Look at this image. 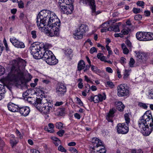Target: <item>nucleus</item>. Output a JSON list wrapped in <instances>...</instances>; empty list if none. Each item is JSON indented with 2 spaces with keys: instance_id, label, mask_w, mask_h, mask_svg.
<instances>
[{
  "instance_id": "nucleus-1",
  "label": "nucleus",
  "mask_w": 153,
  "mask_h": 153,
  "mask_svg": "<svg viewBox=\"0 0 153 153\" xmlns=\"http://www.w3.org/2000/svg\"><path fill=\"white\" fill-rule=\"evenodd\" d=\"M36 23L39 29L46 26V33L51 37L57 36L59 34V28L61 22L55 13L48 10L40 12L36 17Z\"/></svg>"
},
{
  "instance_id": "nucleus-2",
  "label": "nucleus",
  "mask_w": 153,
  "mask_h": 153,
  "mask_svg": "<svg viewBox=\"0 0 153 153\" xmlns=\"http://www.w3.org/2000/svg\"><path fill=\"white\" fill-rule=\"evenodd\" d=\"M26 63L25 60L20 58L12 60L11 63L10 71L7 76L8 80L14 82L23 80L24 73L21 70L24 68Z\"/></svg>"
},
{
  "instance_id": "nucleus-3",
  "label": "nucleus",
  "mask_w": 153,
  "mask_h": 153,
  "mask_svg": "<svg viewBox=\"0 0 153 153\" xmlns=\"http://www.w3.org/2000/svg\"><path fill=\"white\" fill-rule=\"evenodd\" d=\"M141 132L145 136L149 135L153 130V118L151 111H147L138 121Z\"/></svg>"
},
{
  "instance_id": "nucleus-4",
  "label": "nucleus",
  "mask_w": 153,
  "mask_h": 153,
  "mask_svg": "<svg viewBox=\"0 0 153 153\" xmlns=\"http://www.w3.org/2000/svg\"><path fill=\"white\" fill-rule=\"evenodd\" d=\"M74 0H59V6L61 11L67 14L72 13L74 10L73 3Z\"/></svg>"
},
{
  "instance_id": "nucleus-5",
  "label": "nucleus",
  "mask_w": 153,
  "mask_h": 153,
  "mask_svg": "<svg viewBox=\"0 0 153 153\" xmlns=\"http://www.w3.org/2000/svg\"><path fill=\"white\" fill-rule=\"evenodd\" d=\"M36 102L37 104L36 105V108L39 111L43 112L45 114L49 113L53 109V105L51 100L47 99L45 103H42L41 99H37Z\"/></svg>"
},
{
  "instance_id": "nucleus-6",
  "label": "nucleus",
  "mask_w": 153,
  "mask_h": 153,
  "mask_svg": "<svg viewBox=\"0 0 153 153\" xmlns=\"http://www.w3.org/2000/svg\"><path fill=\"white\" fill-rule=\"evenodd\" d=\"M45 45L43 44L40 45L36 44V43L32 44L30 48V53L34 58L36 59H41V53L45 50Z\"/></svg>"
},
{
  "instance_id": "nucleus-7",
  "label": "nucleus",
  "mask_w": 153,
  "mask_h": 153,
  "mask_svg": "<svg viewBox=\"0 0 153 153\" xmlns=\"http://www.w3.org/2000/svg\"><path fill=\"white\" fill-rule=\"evenodd\" d=\"M88 26L86 25L81 24L78 28L75 30L74 33V38L76 39H81L83 35L88 31Z\"/></svg>"
},
{
  "instance_id": "nucleus-8",
  "label": "nucleus",
  "mask_w": 153,
  "mask_h": 153,
  "mask_svg": "<svg viewBox=\"0 0 153 153\" xmlns=\"http://www.w3.org/2000/svg\"><path fill=\"white\" fill-rule=\"evenodd\" d=\"M79 1L80 3H82L84 5L90 6L91 10L92 15H97L100 13L99 11H96V5L94 0H79Z\"/></svg>"
},
{
  "instance_id": "nucleus-9",
  "label": "nucleus",
  "mask_w": 153,
  "mask_h": 153,
  "mask_svg": "<svg viewBox=\"0 0 153 153\" xmlns=\"http://www.w3.org/2000/svg\"><path fill=\"white\" fill-rule=\"evenodd\" d=\"M117 95L119 97H123L128 95L129 90L127 85L125 84H121L117 86Z\"/></svg>"
},
{
  "instance_id": "nucleus-10",
  "label": "nucleus",
  "mask_w": 153,
  "mask_h": 153,
  "mask_svg": "<svg viewBox=\"0 0 153 153\" xmlns=\"http://www.w3.org/2000/svg\"><path fill=\"white\" fill-rule=\"evenodd\" d=\"M117 132L119 134H126L128 131V127L125 123H119L117 127Z\"/></svg>"
},
{
  "instance_id": "nucleus-11",
  "label": "nucleus",
  "mask_w": 153,
  "mask_h": 153,
  "mask_svg": "<svg viewBox=\"0 0 153 153\" xmlns=\"http://www.w3.org/2000/svg\"><path fill=\"white\" fill-rule=\"evenodd\" d=\"M66 91V86L63 84H58L56 87V93L59 96L64 95Z\"/></svg>"
},
{
  "instance_id": "nucleus-12",
  "label": "nucleus",
  "mask_w": 153,
  "mask_h": 153,
  "mask_svg": "<svg viewBox=\"0 0 153 153\" xmlns=\"http://www.w3.org/2000/svg\"><path fill=\"white\" fill-rule=\"evenodd\" d=\"M10 41L15 47L18 48H24L25 47L24 43L16 39L14 37L10 38Z\"/></svg>"
},
{
  "instance_id": "nucleus-13",
  "label": "nucleus",
  "mask_w": 153,
  "mask_h": 153,
  "mask_svg": "<svg viewBox=\"0 0 153 153\" xmlns=\"http://www.w3.org/2000/svg\"><path fill=\"white\" fill-rule=\"evenodd\" d=\"M45 50L42 53L40 54L41 55V59L45 60L49 56H51L53 55L52 52L48 50V49L46 48L45 45L44 47Z\"/></svg>"
},
{
  "instance_id": "nucleus-14",
  "label": "nucleus",
  "mask_w": 153,
  "mask_h": 153,
  "mask_svg": "<svg viewBox=\"0 0 153 153\" xmlns=\"http://www.w3.org/2000/svg\"><path fill=\"white\" fill-rule=\"evenodd\" d=\"M19 110L21 114L24 117L28 115L30 111L29 108L27 106L19 107Z\"/></svg>"
},
{
  "instance_id": "nucleus-15",
  "label": "nucleus",
  "mask_w": 153,
  "mask_h": 153,
  "mask_svg": "<svg viewBox=\"0 0 153 153\" xmlns=\"http://www.w3.org/2000/svg\"><path fill=\"white\" fill-rule=\"evenodd\" d=\"M135 56L139 59L143 61L146 60L147 57V55L145 53L140 51H135Z\"/></svg>"
},
{
  "instance_id": "nucleus-16",
  "label": "nucleus",
  "mask_w": 153,
  "mask_h": 153,
  "mask_svg": "<svg viewBox=\"0 0 153 153\" xmlns=\"http://www.w3.org/2000/svg\"><path fill=\"white\" fill-rule=\"evenodd\" d=\"M106 98V97L105 93H103L102 95L99 94L98 95H95L94 96V102L95 103H96L105 100Z\"/></svg>"
},
{
  "instance_id": "nucleus-17",
  "label": "nucleus",
  "mask_w": 153,
  "mask_h": 153,
  "mask_svg": "<svg viewBox=\"0 0 153 153\" xmlns=\"http://www.w3.org/2000/svg\"><path fill=\"white\" fill-rule=\"evenodd\" d=\"M91 141L93 146V147H92L93 150H95V148H98L101 146L102 144V143L100 141V140L97 138H93Z\"/></svg>"
},
{
  "instance_id": "nucleus-18",
  "label": "nucleus",
  "mask_w": 153,
  "mask_h": 153,
  "mask_svg": "<svg viewBox=\"0 0 153 153\" xmlns=\"http://www.w3.org/2000/svg\"><path fill=\"white\" fill-rule=\"evenodd\" d=\"M142 41H146L153 40V33L143 32Z\"/></svg>"
},
{
  "instance_id": "nucleus-19",
  "label": "nucleus",
  "mask_w": 153,
  "mask_h": 153,
  "mask_svg": "<svg viewBox=\"0 0 153 153\" xmlns=\"http://www.w3.org/2000/svg\"><path fill=\"white\" fill-rule=\"evenodd\" d=\"M7 108L10 111L12 112H16L19 111V107L13 103L9 102L7 104Z\"/></svg>"
},
{
  "instance_id": "nucleus-20",
  "label": "nucleus",
  "mask_w": 153,
  "mask_h": 153,
  "mask_svg": "<svg viewBox=\"0 0 153 153\" xmlns=\"http://www.w3.org/2000/svg\"><path fill=\"white\" fill-rule=\"evenodd\" d=\"M115 112V109L113 108L110 110L109 112L107 113L106 118L109 122H113L112 118L114 117Z\"/></svg>"
},
{
  "instance_id": "nucleus-21",
  "label": "nucleus",
  "mask_w": 153,
  "mask_h": 153,
  "mask_svg": "<svg viewBox=\"0 0 153 153\" xmlns=\"http://www.w3.org/2000/svg\"><path fill=\"white\" fill-rule=\"evenodd\" d=\"M45 61L47 63L50 65H54L58 63V60L53 55L52 56V57L51 59H48V60H47Z\"/></svg>"
},
{
  "instance_id": "nucleus-22",
  "label": "nucleus",
  "mask_w": 153,
  "mask_h": 153,
  "mask_svg": "<svg viewBox=\"0 0 153 153\" xmlns=\"http://www.w3.org/2000/svg\"><path fill=\"white\" fill-rule=\"evenodd\" d=\"M119 25L118 24H116V25L110 26L108 28V30L110 31H114L115 32H119L120 31L119 27Z\"/></svg>"
},
{
  "instance_id": "nucleus-23",
  "label": "nucleus",
  "mask_w": 153,
  "mask_h": 153,
  "mask_svg": "<svg viewBox=\"0 0 153 153\" xmlns=\"http://www.w3.org/2000/svg\"><path fill=\"white\" fill-rule=\"evenodd\" d=\"M85 66V62L83 60H80L79 62L77 65V70L80 71L84 69Z\"/></svg>"
},
{
  "instance_id": "nucleus-24",
  "label": "nucleus",
  "mask_w": 153,
  "mask_h": 153,
  "mask_svg": "<svg viewBox=\"0 0 153 153\" xmlns=\"http://www.w3.org/2000/svg\"><path fill=\"white\" fill-rule=\"evenodd\" d=\"M115 103L117 105V109L119 111H123L125 106L121 102H117Z\"/></svg>"
},
{
  "instance_id": "nucleus-25",
  "label": "nucleus",
  "mask_w": 153,
  "mask_h": 153,
  "mask_svg": "<svg viewBox=\"0 0 153 153\" xmlns=\"http://www.w3.org/2000/svg\"><path fill=\"white\" fill-rule=\"evenodd\" d=\"M38 99L39 98H37L36 100H37V99ZM25 100L27 101L30 104H34L35 106L37 104L36 100L35 101V99L33 97H27Z\"/></svg>"
},
{
  "instance_id": "nucleus-26",
  "label": "nucleus",
  "mask_w": 153,
  "mask_h": 153,
  "mask_svg": "<svg viewBox=\"0 0 153 153\" xmlns=\"http://www.w3.org/2000/svg\"><path fill=\"white\" fill-rule=\"evenodd\" d=\"M143 32H137L136 34V38L137 40L140 41H142L143 38Z\"/></svg>"
},
{
  "instance_id": "nucleus-27",
  "label": "nucleus",
  "mask_w": 153,
  "mask_h": 153,
  "mask_svg": "<svg viewBox=\"0 0 153 153\" xmlns=\"http://www.w3.org/2000/svg\"><path fill=\"white\" fill-rule=\"evenodd\" d=\"M19 142L18 140L15 139H11L10 140V143L12 148L15 146Z\"/></svg>"
},
{
  "instance_id": "nucleus-28",
  "label": "nucleus",
  "mask_w": 153,
  "mask_h": 153,
  "mask_svg": "<svg viewBox=\"0 0 153 153\" xmlns=\"http://www.w3.org/2000/svg\"><path fill=\"white\" fill-rule=\"evenodd\" d=\"M48 126L49 127V129H48V128L47 131L51 133H52L54 131L53 128L54 127L53 124L52 123H49L48 125Z\"/></svg>"
},
{
  "instance_id": "nucleus-29",
  "label": "nucleus",
  "mask_w": 153,
  "mask_h": 153,
  "mask_svg": "<svg viewBox=\"0 0 153 153\" xmlns=\"http://www.w3.org/2000/svg\"><path fill=\"white\" fill-rule=\"evenodd\" d=\"M122 48L123 50V53L125 54H127L129 53V50L126 48L124 44H122L121 45Z\"/></svg>"
},
{
  "instance_id": "nucleus-30",
  "label": "nucleus",
  "mask_w": 153,
  "mask_h": 153,
  "mask_svg": "<svg viewBox=\"0 0 153 153\" xmlns=\"http://www.w3.org/2000/svg\"><path fill=\"white\" fill-rule=\"evenodd\" d=\"M102 54L101 53H98L97 55V57L98 59H100V60L105 62V61L106 60H105V57L104 56H102Z\"/></svg>"
},
{
  "instance_id": "nucleus-31",
  "label": "nucleus",
  "mask_w": 153,
  "mask_h": 153,
  "mask_svg": "<svg viewBox=\"0 0 153 153\" xmlns=\"http://www.w3.org/2000/svg\"><path fill=\"white\" fill-rule=\"evenodd\" d=\"M73 52L72 50L71 49H68L65 51V54L67 56H70Z\"/></svg>"
},
{
  "instance_id": "nucleus-32",
  "label": "nucleus",
  "mask_w": 153,
  "mask_h": 153,
  "mask_svg": "<svg viewBox=\"0 0 153 153\" xmlns=\"http://www.w3.org/2000/svg\"><path fill=\"white\" fill-rule=\"evenodd\" d=\"M90 66L91 67V70L93 72L95 73H97L99 72V70L97 67L91 65H90Z\"/></svg>"
},
{
  "instance_id": "nucleus-33",
  "label": "nucleus",
  "mask_w": 153,
  "mask_h": 153,
  "mask_svg": "<svg viewBox=\"0 0 153 153\" xmlns=\"http://www.w3.org/2000/svg\"><path fill=\"white\" fill-rule=\"evenodd\" d=\"M125 120L127 125L130 122V119L129 117V114L128 113H126L124 115Z\"/></svg>"
},
{
  "instance_id": "nucleus-34",
  "label": "nucleus",
  "mask_w": 153,
  "mask_h": 153,
  "mask_svg": "<svg viewBox=\"0 0 153 153\" xmlns=\"http://www.w3.org/2000/svg\"><path fill=\"white\" fill-rule=\"evenodd\" d=\"M56 128L59 129H61L63 128V124L61 122L56 123Z\"/></svg>"
},
{
  "instance_id": "nucleus-35",
  "label": "nucleus",
  "mask_w": 153,
  "mask_h": 153,
  "mask_svg": "<svg viewBox=\"0 0 153 153\" xmlns=\"http://www.w3.org/2000/svg\"><path fill=\"white\" fill-rule=\"evenodd\" d=\"M5 72V69L1 65H0V76L3 75Z\"/></svg>"
},
{
  "instance_id": "nucleus-36",
  "label": "nucleus",
  "mask_w": 153,
  "mask_h": 153,
  "mask_svg": "<svg viewBox=\"0 0 153 153\" xmlns=\"http://www.w3.org/2000/svg\"><path fill=\"white\" fill-rule=\"evenodd\" d=\"M58 150L62 152H66V150L62 146L59 145L58 147Z\"/></svg>"
},
{
  "instance_id": "nucleus-37",
  "label": "nucleus",
  "mask_w": 153,
  "mask_h": 153,
  "mask_svg": "<svg viewBox=\"0 0 153 153\" xmlns=\"http://www.w3.org/2000/svg\"><path fill=\"white\" fill-rule=\"evenodd\" d=\"M148 94L149 97L153 99V88L149 90Z\"/></svg>"
},
{
  "instance_id": "nucleus-38",
  "label": "nucleus",
  "mask_w": 153,
  "mask_h": 153,
  "mask_svg": "<svg viewBox=\"0 0 153 153\" xmlns=\"http://www.w3.org/2000/svg\"><path fill=\"white\" fill-rule=\"evenodd\" d=\"M18 6L20 8H23L24 7V4L23 2L22 1H18Z\"/></svg>"
},
{
  "instance_id": "nucleus-39",
  "label": "nucleus",
  "mask_w": 153,
  "mask_h": 153,
  "mask_svg": "<svg viewBox=\"0 0 153 153\" xmlns=\"http://www.w3.org/2000/svg\"><path fill=\"white\" fill-rule=\"evenodd\" d=\"M69 151L72 153H77L78 152L76 149L74 147H70L69 148Z\"/></svg>"
},
{
  "instance_id": "nucleus-40",
  "label": "nucleus",
  "mask_w": 153,
  "mask_h": 153,
  "mask_svg": "<svg viewBox=\"0 0 153 153\" xmlns=\"http://www.w3.org/2000/svg\"><path fill=\"white\" fill-rule=\"evenodd\" d=\"M121 33L122 34L123 36V35H126L128 34L129 33V31L128 30L126 29H124L121 30Z\"/></svg>"
},
{
  "instance_id": "nucleus-41",
  "label": "nucleus",
  "mask_w": 153,
  "mask_h": 153,
  "mask_svg": "<svg viewBox=\"0 0 153 153\" xmlns=\"http://www.w3.org/2000/svg\"><path fill=\"white\" fill-rule=\"evenodd\" d=\"M31 34L32 37L33 39H36L37 37L36 32L35 30H32L31 31Z\"/></svg>"
},
{
  "instance_id": "nucleus-42",
  "label": "nucleus",
  "mask_w": 153,
  "mask_h": 153,
  "mask_svg": "<svg viewBox=\"0 0 153 153\" xmlns=\"http://www.w3.org/2000/svg\"><path fill=\"white\" fill-rule=\"evenodd\" d=\"M65 133V131L64 130H61L58 131L56 134L60 137H62L64 133Z\"/></svg>"
},
{
  "instance_id": "nucleus-43",
  "label": "nucleus",
  "mask_w": 153,
  "mask_h": 153,
  "mask_svg": "<svg viewBox=\"0 0 153 153\" xmlns=\"http://www.w3.org/2000/svg\"><path fill=\"white\" fill-rule=\"evenodd\" d=\"M134 19L136 20L139 21L141 20L142 19V17L141 15L138 14L136 15L135 16Z\"/></svg>"
},
{
  "instance_id": "nucleus-44",
  "label": "nucleus",
  "mask_w": 153,
  "mask_h": 153,
  "mask_svg": "<svg viewBox=\"0 0 153 153\" xmlns=\"http://www.w3.org/2000/svg\"><path fill=\"white\" fill-rule=\"evenodd\" d=\"M32 77V76L29 74H28L26 76V79L25 80L26 82H28L31 80Z\"/></svg>"
},
{
  "instance_id": "nucleus-45",
  "label": "nucleus",
  "mask_w": 153,
  "mask_h": 153,
  "mask_svg": "<svg viewBox=\"0 0 153 153\" xmlns=\"http://www.w3.org/2000/svg\"><path fill=\"white\" fill-rule=\"evenodd\" d=\"M129 76V74H128V71L126 70L124 74L123 78L125 79H126Z\"/></svg>"
},
{
  "instance_id": "nucleus-46",
  "label": "nucleus",
  "mask_w": 153,
  "mask_h": 153,
  "mask_svg": "<svg viewBox=\"0 0 153 153\" xmlns=\"http://www.w3.org/2000/svg\"><path fill=\"white\" fill-rule=\"evenodd\" d=\"M107 84L110 88H114V85L113 82L110 81H108L106 82Z\"/></svg>"
},
{
  "instance_id": "nucleus-47",
  "label": "nucleus",
  "mask_w": 153,
  "mask_h": 153,
  "mask_svg": "<svg viewBox=\"0 0 153 153\" xmlns=\"http://www.w3.org/2000/svg\"><path fill=\"white\" fill-rule=\"evenodd\" d=\"M133 11L134 13L137 14L140 12V8L134 7L133 9Z\"/></svg>"
},
{
  "instance_id": "nucleus-48",
  "label": "nucleus",
  "mask_w": 153,
  "mask_h": 153,
  "mask_svg": "<svg viewBox=\"0 0 153 153\" xmlns=\"http://www.w3.org/2000/svg\"><path fill=\"white\" fill-rule=\"evenodd\" d=\"M28 95L29 94L27 92H24L22 94L23 99L24 100H25L27 97H29L28 96Z\"/></svg>"
},
{
  "instance_id": "nucleus-49",
  "label": "nucleus",
  "mask_w": 153,
  "mask_h": 153,
  "mask_svg": "<svg viewBox=\"0 0 153 153\" xmlns=\"http://www.w3.org/2000/svg\"><path fill=\"white\" fill-rule=\"evenodd\" d=\"M135 61L134 59L132 58H131L129 61V65L130 67H133Z\"/></svg>"
},
{
  "instance_id": "nucleus-50",
  "label": "nucleus",
  "mask_w": 153,
  "mask_h": 153,
  "mask_svg": "<svg viewBox=\"0 0 153 153\" xmlns=\"http://www.w3.org/2000/svg\"><path fill=\"white\" fill-rule=\"evenodd\" d=\"M16 133L17 135L20 139H22L23 138V136L21 135V133L18 129H16Z\"/></svg>"
},
{
  "instance_id": "nucleus-51",
  "label": "nucleus",
  "mask_w": 153,
  "mask_h": 153,
  "mask_svg": "<svg viewBox=\"0 0 153 153\" xmlns=\"http://www.w3.org/2000/svg\"><path fill=\"white\" fill-rule=\"evenodd\" d=\"M98 153H106V151L105 149V148L103 147V148L100 149L99 151H97Z\"/></svg>"
},
{
  "instance_id": "nucleus-52",
  "label": "nucleus",
  "mask_w": 153,
  "mask_h": 153,
  "mask_svg": "<svg viewBox=\"0 0 153 153\" xmlns=\"http://www.w3.org/2000/svg\"><path fill=\"white\" fill-rule=\"evenodd\" d=\"M97 51L96 48L94 47H93L91 48L90 50V53L92 54L94 52H97Z\"/></svg>"
},
{
  "instance_id": "nucleus-53",
  "label": "nucleus",
  "mask_w": 153,
  "mask_h": 153,
  "mask_svg": "<svg viewBox=\"0 0 153 153\" xmlns=\"http://www.w3.org/2000/svg\"><path fill=\"white\" fill-rule=\"evenodd\" d=\"M139 105L140 107H142L145 109H146L147 108V106L145 104L142 102H140L139 103Z\"/></svg>"
},
{
  "instance_id": "nucleus-54",
  "label": "nucleus",
  "mask_w": 153,
  "mask_h": 153,
  "mask_svg": "<svg viewBox=\"0 0 153 153\" xmlns=\"http://www.w3.org/2000/svg\"><path fill=\"white\" fill-rule=\"evenodd\" d=\"M137 4L139 6H143L144 5V3L143 1H138L137 3Z\"/></svg>"
},
{
  "instance_id": "nucleus-55",
  "label": "nucleus",
  "mask_w": 153,
  "mask_h": 153,
  "mask_svg": "<svg viewBox=\"0 0 153 153\" xmlns=\"http://www.w3.org/2000/svg\"><path fill=\"white\" fill-rule=\"evenodd\" d=\"M5 145V143L4 142L3 140H1L0 141V147L1 149L2 150V148Z\"/></svg>"
},
{
  "instance_id": "nucleus-56",
  "label": "nucleus",
  "mask_w": 153,
  "mask_h": 153,
  "mask_svg": "<svg viewBox=\"0 0 153 153\" xmlns=\"http://www.w3.org/2000/svg\"><path fill=\"white\" fill-rule=\"evenodd\" d=\"M114 36L115 37H120L122 38L123 37V36L122 35V34L121 32L118 33H115L114 34Z\"/></svg>"
},
{
  "instance_id": "nucleus-57",
  "label": "nucleus",
  "mask_w": 153,
  "mask_h": 153,
  "mask_svg": "<svg viewBox=\"0 0 153 153\" xmlns=\"http://www.w3.org/2000/svg\"><path fill=\"white\" fill-rule=\"evenodd\" d=\"M126 44L127 45V46L128 47H131V43L129 40H127L126 41Z\"/></svg>"
},
{
  "instance_id": "nucleus-58",
  "label": "nucleus",
  "mask_w": 153,
  "mask_h": 153,
  "mask_svg": "<svg viewBox=\"0 0 153 153\" xmlns=\"http://www.w3.org/2000/svg\"><path fill=\"white\" fill-rule=\"evenodd\" d=\"M76 98L77 99V101L78 102V104L80 105H82L83 104L81 100L77 97Z\"/></svg>"
},
{
  "instance_id": "nucleus-59",
  "label": "nucleus",
  "mask_w": 153,
  "mask_h": 153,
  "mask_svg": "<svg viewBox=\"0 0 153 153\" xmlns=\"http://www.w3.org/2000/svg\"><path fill=\"white\" fill-rule=\"evenodd\" d=\"M106 71L109 73H113V71L112 69L109 67H107L106 68Z\"/></svg>"
},
{
  "instance_id": "nucleus-60",
  "label": "nucleus",
  "mask_w": 153,
  "mask_h": 153,
  "mask_svg": "<svg viewBox=\"0 0 153 153\" xmlns=\"http://www.w3.org/2000/svg\"><path fill=\"white\" fill-rule=\"evenodd\" d=\"M144 15L146 16H148L150 15V12L148 10H146L144 11Z\"/></svg>"
},
{
  "instance_id": "nucleus-61",
  "label": "nucleus",
  "mask_w": 153,
  "mask_h": 153,
  "mask_svg": "<svg viewBox=\"0 0 153 153\" xmlns=\"http://www.w3.org/2000/svg\"><path fill=\"white\" fill-rule=\"evenodd\" d=\"M68 145L69 146H74L76 145V143L75 142H71L69 143Z\"/></svg>"
},
{
  "instance_id": "nucleus-62",
  "label": "nucleus",
  "mask_w": 153,
  "mask_h": 153,
  "mask_svg": "<svg viewBox=\"0 0 153 153\" xmlns=\"http://www.w3.org/2000/svg\"><path fill=\"white\" fill-rule=\"evenodd\" d=\"M74 117L78 119H79L81 117L80 115L77 113H76L74 115Z\"/></svg>"
},
{
  "instance_id": "nucleus-63",
  "label": "nucleus",
  "mask_w": 153,
  "mask_h": 153,
  "mask_svg": "<svg viewBox=\"0 0 153 153\" xmlns=\"http://www.w3.org/2000/svg\"><path fill=\"white\" fill-rule=\"evenodd\" d=\"M63 104L62 102H57L55 104L56 106H59Z\"/></svg>"
},
{
  "instance_id": "nucleus-64",
  "label": "nucleus",
  "mask_w": 153,
  "mask_h": 153,
  "mask_svg": "<svg viewBox=\"0 0 153 153\" xmlns=\"http://www.w3.org/2000/svg\"><path fill=\"white\" fill-rule=\"evenodd\" d=\"M94 97L93 96H90L88 98V100L91 102L94 101Z\"/></svg>"
}]
</instances>
